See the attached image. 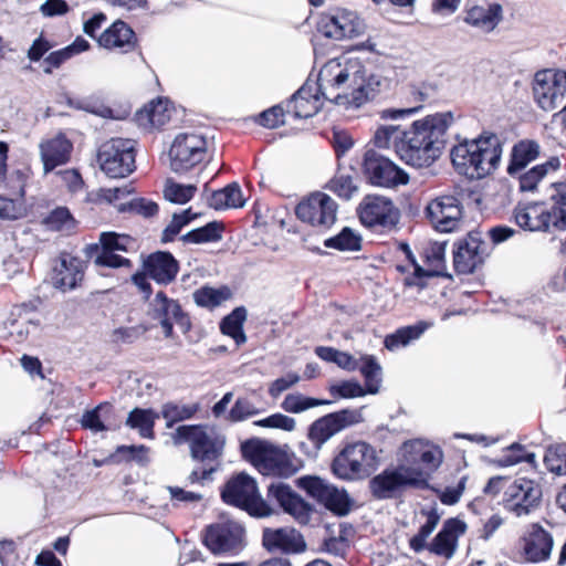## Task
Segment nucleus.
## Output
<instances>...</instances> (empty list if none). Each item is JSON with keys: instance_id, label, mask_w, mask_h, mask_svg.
<instances>
[{"instance_id": "39", "label": "nucleus", "mask_w": 566, "mask_h": 566, "mask_svg": "<svg viewBox=\"0 0 566 566\" xmlns=\"http://www.w3.org/2000/svg\"><path fill=\"white\" fill-rule=\"evenodd\" d=\"M365 378L366 390L375 395L379 391L381 382V366L376 358L370 355L361 356L358 360V368Z\"/></svg>"}, {"instance_id": "5", "label": "nucleus", "mask_w": 566, "mask_h": 566, "mask_svg": "<svg viewBox=\"0 0 566 566\" xmlns=\"http://www.w3.org/2000/svg\"><path fill=\"white\" fill-rule=\"evenodd\" d=\"M378 464L376 449L365 441L346 444L332 462L333 473L344 481L368 478Z\"/></svg>"}, {"instance_id": "33", "label": "nucleus", "mask_w": 566, "mask_h": 566, "mask_svg": "<svg viewBox=\"0 0 566 566\" xmlns=\"http://www.w3.org/2000/svg\"><path fill=\"white\" fill-rule=\"evenodd\" d=\"M560 159L557 156L548 158L543 164L536 165L528 170H523L515 175L518 180V189L522 192H534L538 184L551 172L560 168Z\"/></svg>"}, {"instance_id": "23", "label": "nucleus", "mask_w": 566, "mask_h": 566, "mask_svg": "<svg viewBox=\"0 0 566 566\" xmlns=\"http://www.w3.org/2000/svg\"><path fill=\"white\" fill-rule=\"evenodd\" d=\"M72 149V143L62 133L52 138L43 139L39 145V150L44 175L53 171L59 166L65 165L71 158Z\"/></svg>"}, {"instance_id": "37", "label": "nucleus", "mask_w": 566, "mask_h": 566, "mask_svg": "<svg viewBox=\"0 0 566 566\" xmlns=\"http://www.w3.org/2000/svg\"><path fill=\"white\" fill-rule=\"evenodd\" d=\"M247 319V310L244 307L234 308L220 323V329L224 335L232 337L238 346L247 342L243 332V323Z\"/></svg>"}, {"instance_id": "14", "label": "nucleus", "mask_w": 566, "mask_h": 566, "mask_svg": "<svg viewBox=\"0 0 566 566\" xmlns=\"http://www.w3.org/2000/svg\"><path fill=\"white\" fill-rule=\"evenodd\" d=\"M298 484L310 496L329 511L338 515H346L349 512L350 500L345 490H339L318 476L301 478Z\"/></svg>"}, {"instance_id": "29", "label": "nucleus", "mask_w": 566, "mask_h": 566, "mask_svg": "<svg viewBox=\"0 0 566 566\" xmlns=\"http://www.w3.org/2000/svg\"><path fill=\"white\" fill-rule=\"evenodd\" d=\"M502 153L503 147L496 135L490 134L479 137L478 167L480 178H484L497 169Z\"/></svg>"}, {"instance_id": "2", "label": "nucleus", "mask_w": 566, "mask_h": 566, "mask_svg": "<svg viewBox=\"0 0 566 566\" xmlns=\"http://www.w3.org/2000/svg\"><path fill=\"white\" fill-rule=\"evenodd\" d=\"M266 495L268 500L262 499L255 480L244 472L229 479L221 491V499L224 503L242 509L251 516L272 515L275 512L272 504L276 503L298 523H308L311 506L290 485L283 482H273L268 486Z\"/></svg>"}, {"instance_id": "15", "label": "nucleus", "mask_w": 566, "mask_h": 566, "mask_svg": "<svg viewBox=\"0 0 566 566\" xmlns=\"http://www.w3.org/2000/svg\"><path fill=\"white\" fill-rule=\"evenodd\" d=\"M242 449L244 453L250 455L252 463L263 475L287 478L295 473V468L283 453L274 449H268L260 442L248 441Z\"/></svg>"}, {"instance_id": "62", "label": "nucleus", "mask_w": 566, "mask_h": 566, "mask_svg": "<svg viewBox=\"0 0 566 566\" xmlns=\"http://www.w3.org/2000/svg\"><path fill=\"white\" fill-rule=\"evenodd\" d=\"M146 328L143 326L119 327L113 331L112 342L115 344H132L136 342Z\"/></svg>"}, {"instance_id": "30", "label": "nucleus", "mask_w": 566, "mask_h": 566, "mask_svg": "<svg viewBox=\"0 0 566 566\" xmlns=\"http://www.w3.org/2000/svg\"><path fill=\"white\" fill-rule=\"evenodd\" d=\"M84 277L83 262L78 258L63 256L54 268L53 283L63 291L73 290Z\"/></svg>"}, {"instance_id": "49", "label": "nucleus", "mask_w": 566, "mask_h": 566, "mask_svg": "<svg viewBox=\"0 0 566 566\" xmlns=\"http://www.w3.org/2000/svg\"><path fill=\"white\" fill-rule=\"evenodd\" d=\"M229 296L227 289L201 287L193 293L197 305L202 307H216Z\"/></svg>"}, {"instance_id": "22", "label": "nucleus", "mask_w": 566, "mask_h": 566, "mask_svg": "<svg viewBox=\"0 0 566 566\" xmlns=\"http://www.w3.org/2000/svg\"><path fill=\"white\" fill-rule=\"evenodd\" d=\"M409 94L412 105L402 108H387L381 111L384 119H399L418 113L424 104H432L442 96L441 86L436 81L421 82L418 85H411Z\"/></svg>"}, {"instance_id": "38", "label": "nucleus", "mask_w": 566, "mask_h": 566, "mask_svg": "<svg viewBox=\"0 0 566 566\" xmlns=\"http://www.w3.org/2000/svg\"><path fill=\"white\" fill-rule=\"evenodd\" d=\"M199 402L179 403L166 402L161 407V416L166 420V427L171 428L175 423L189 420L200 410Z\"/></svg>"}, {"instance_id": "51", "label": "nucleus", "mask_w": 566, "mask_h": 566, "mask_svg": "<svg viewBox=\"0 0 566 566\" xmlns=\"http://www.w3.org/2000/svg\"><path fill=\"white\" fill-rule=\"evenodd\" d=\"M116 207L119 212H130L145 218L153 217L158 212V205L145 198H134Z\"/></svg>"}, {"instance_id": "6", "label": "nucleus", "mask_w": 566, "mask_h": 566, "mask_svg": "<svg viewBox=\"0 0 566 566\" xmlns=\"http://www.w3.org/2000/svg\"><path fill=\"white\" fill-rule=\"evenodd\" d=\"M421 478V474H415ZM424 482L410 475L407 467L398 464L387 468L369 480L368 489L376 500H394L400 497L408 489H417Z\"/></svg>"}, {"instance_id": "47", "label": "nucleus", "mask_w": 566, "mask_h": 566, "mask_svg": "<svg viewBox=\"0 0 566 566\" xmlns=\"http://www.w3.org/2000/svg\"><path fill=\"white\" fill-rule=\"evenodd\" d=\"M360 237L352 229L344 228L337 235L325 240L324 245L339 251H357L360 249Z\"/></svg>"}, {"instance_id": "31", "label": "nucleus", "mask_w": 566, "mask_h": 566, "mask_svg": "<svg viewBox=\"0 0 566 566\" xmlns=\"http://www.w3.org/2000/svg\"><path fill=\"white\" fill-rule=\"evenodd\" d=\"M98 43L105 49L117 48L128 52L135 48L136 36L127 23L117 20L101 34Z\"/></svg>"}, {"instance_id": "9", "label": "nucleus", "mask_w": 566, "mask_h": 566, "mask_svg": "<svg viewBox=\"0 0 566 566\" xmlns=\"http://www.w3.org/2000/svg\"><path fill=\"white\" fill-rule=\"evenodd\" d=\"M533 95L537 105L545 112L562 106L566 99V71L545 69L535 73Z\"/></svg>"}, {"instance_id": "40", "label": "nucleus", "mask_w": 566, "mask_h": 566, "mask_svg": "<svg viewBox=\"0 0 566 566\" xmlns=\"http://www.w3.org/2000/svg\"><path fill=\"white\" fill-rule=\"evenodd\" d=\"M426 328L427 324L422 322L417 325L399 328L394 334L386 336L385 347L389 350H396L407 346L410 342L418 339Z\"/></svg>"}, {"instance_id": "59", "label": "nucleus", "mask_w": 566, "mask_h": 566, "mask_svg": "<svg viewBox=\"0 0 566 566\" xmlns=\"http://www.w3.org/2000/svg\"><path fill=\"white\" fill-rule=\"evenodd\" d=\"M535 458L534 453L525 452L521 444L513 443L509 448V452L502 457L501 463L506 467L514 465L522 461L534 464Z\"/></svg>"}, {"instance_id": "18", "label": "nucleus", "mask_w": 566, "mask_h": 566, "mask_svg": "<svg viewBox=\"0 0 566 566\" xmlns=\"http://www.w3.org/2000/svg\"><path fill=\"white\" fill-rule=\"evenodd\" d=\"M489 254V244L480 232H470L457 243L453 252V264L458 273H473Z\"/></svg>"}, {"instance_id": "10", "label": "nucleus", "mask_w": 566, "mask_h": 566, "mask_svg": "<svg viewBox=\"0 0 566 566\" xmlns=\"http://www.w3.org/2000/svg\"><path fill=\"white\" fill-rule=\"evenodd\" d=\"M338 205L328 195L316 191L295 208L296 217L318 230L329 229L337 219Z\"/></svg>"}, {"instance_id": "3", "label": "nucleus", "mask_w": 566, "mask_h": 566, "mask_svg": "<svg viewBox=\"0 0 566 566\" xmlns=\"http://www.w3.org/2000/svg\"><path fill=\"white\" fill-rule=\"evenodd\" d=\"M452 122L450 112L413 122L409 129L403 130V138L397 145V155L412 167H429L441 155Z\"/></svg>"}, {"instance_id": "13", "label": "nucleus", "mask_w": 566, "mask_h": 566, "mask_svg": "<svg viewBox=\"0 0 566 566\" xmlns=\"http://www.w3.org/2000/svg\"><path fill=\"white\" fill-rule=\"evenodd\" d=\"M426 216L433 229L442 233L454 232L463 223L461 202L451 195L431 200L426 207Z\"/></svg>"}, {"instance_id": "4", "label": "nucleus", "mask_w": 566, "mask_h": 566, "mask_svg": "<svg viewBox=\"0 0 566 566\" xmlns=\"http://www.w3.org/2000/svg\"><path fill=\"white\" fill-rule=\"evenodd\" d=\"M175 444L189 443L190 455L205 465H219L226 439L205 424H182L172 433Z\"/></svg>"}, {"instance_id": "48", "label": "nucleus", "mask_w": 566, "mask_h": 566, "mask_svg": "<svg viewBox=\"0 0 566 566\" xmlns=\"http://www.w3.org/2000/svg\"><path fill=\"white\" fill-rule=\"evenodd\" d=\"M403 138V130L398 125H386L377 128L374 135V143L378 148L394 147L397 151V145Z\"/></svg>"}, {"instance_id": "35", "label": "nucleus", "mask_w": 566, "mask_h": 566, "mask_svg": "<svg viewBox=\"0 0 566 566\" xmlns=\"http://www.w3.org/2000/svg\"><path fill=\"white\" fill-rule=\"evenodd\" d=\"M442 459L443 454L439 448L428 447V449L420 454L418 467L406 465L411 476L415 478V474H421V478H417L424 480L421 486H419V490L429 488L431 475L440 467Z\"/></svg>"}, {"instance_id": "12", "label": "nucleus", "mask_w": 566, "mask_h": 566, "mask_svg": "<svg viewBox=\"0 0 566 566\" xmlns=\"http://www.w3.org/2000/svg\"><path fill=\"white\" fill-rule=\"evenodd\" d=\"M207 142L198 134H179L170 150V167L175 172H186L200 164L206 156Z\"/></svg>"}, {"instance_id": "7", "label": "nucleus", "mask_w": 566, "mask_h": 566, "mask_svg": "<svg viewBox=\"0 0 566 566\" xmlns=\"http://www.w3.org/2000/svg\"><path fill=\"white\" fill-rule=\"evenodd\" d=\"M97 160L102 171L109 178H124L135 170L134 142L113 138L98 150Z\"/></svg>"}, {"instance_id": "25", "label": "nucleus", "mask_w": 566, "mask_h": 566, "mask_svg": "<svg viewBox=\"0 0 566 566\" xmlns=\"http://www.w3.org/2000/svg\"><path fill=\"white\" fill-rule=\"evenodd\" d=\"M522 541L524 556L526 560L533 563L547 559L554 545L551 533L539 524H532L525 532Z\"/></svg>"}, {"instance_id": "60", "label": "nucleus", "mask_w": 566, "mask_h": 566, "mask_svg": "<svg viewBox=\"0 0 566 566\" xmlns=\"http://www.w3.org/2000/svg\"><path fill=\"white\" fill-rule=\"evenodd\" d=\"M254 424L264 428H275L285 431H293L295 429L296 422L292 417L285 416L283 413H274L268 418L255 421Z\"/></svg>"}, {"instance_id": "32", "label": "nucleus", "mask_w": 566, "mask_h": 566, "mask_svg": "<svg viewBox=\"0 0 566 566\" xmlns=\"http://www.w3.org/2000/svg\"><path fill=\"white\" fill-rule=\"evenodd\" d=\"M541 155V146L536 140L522 139L514 144L511 150V158L507 166V174L515 177L516 174L526 167Z\"/></svg>"}, {"instance_id": "28", "label": "nucleus", "mask_w": 566, "mask_h": 566, "mask_svg": "<svg viewBox=\"0 0 566 566\" xmlns=\"http://www.w3.org/2000/svg\"><path fill=\"white\" fill-rule=\"evenodd\" d=\"M479 138L465 140L451 150V160L455 170L470 179H480L478 167Z\"/></svg>"}, {"instance_id": "52", "label": "nucleus", "mask_w": 566, "mask_h": 566, "mask_svg": "<svg viewBox=\"0 0 566 566\" xmlns=\"http://www.w3.org/2000/svg\"><path fill=\"white\" fill-rule=\"evenodd\" d=\"M195 191L196 187L192 185L186 186L176 182H167L164 196L170 202L182 205L193 197Z\"/></svg>"}, {"instance_id": "50", "label": "nucleus", "mask_w": 566, "mask_h": 566, "mask_svg": "<svg viewBox=\"0 0 566 566\" xmlns=\"http://www.w3.org/2000/svg\"><path fill=\"white\" fill-rule=\"evenodd\" d=\"M544 463L547 470L556 475L566 474V444H558L547 449Z\"/></svg>"}, {"instance_id": "44", "label": "nucleus", "mask_w": 566, "mask_h": 566, "mask_svg": "<svg viewBox=\"0 0 566 566\" xmlns=\"http://www.w3.org/2000/svg\"><path fill=\"white\" fill-rule=\"evenodd\" d=\"M87 255L93 258L95 255L94 263L97 266H105V268H130L132 262L129 259H126L124 256L118 255L116 252L113 251H104L99 250L98 244H92L87 247Z\"/></svg>"}, {"instance_id": "54", "label": "nucleus", "mask_w": 566, "mask_h": 566, "mask_svg": "<svg viewBox=\"0 0 566 566\" xmlns=\"http://www.w3.org/2000/svg\"><path fill=\"white\" fill-rule=\"evenodd\" d=\"M259 412V409L248 398H238L230 409L227 419L231 422H240Z\"/></svg>"}, {"instance_id": "41", "label": "nucleus", "mask_w": 566, "mask_h": 566, "mask_svg": "<svg viewBox=\"0 0 566 566\" xmlns=\"http://www.w3.org/2000/svg\"><path fill=\"white\" fill-rule=\"evenodd\" d=\"M112 411V406L108 402H103L91 410H86L82 418L81 424L83 428L93 432H102L108 430L105 421Z\"/></svg>"}, {"instance_id": "57", "label": "nucleus", "mask_w": 566, "mask_h": 566, "mask_svg": "<svg viewBox=\"0 0 566 566\" xmlns=\"http://www.w3.org/2000/svg\"><path fill=\"white\" fill-rule=\"evenodd\" d=\"M130 242L128 235H120L115 232H103L99 235V250L104 251H127V244Z\"/></svg>"}, {"instance_id": "1", "label": "nucleus", "mask_w": 566, "mask_h": 566, "mask_svg": "<svg viewBox=\"0 0 566 566\" xmlns=\"http://www.w3.org/2000/svg\"><path fill=\"white\" fill-rule=\"evenodd\" d=\"M380 75L368 73L358 59L345 56L329 60L321 69L316 84L305 83L287 103V113L295 118H310L321 107V93L337 104L360 107L373 99L382 84Z\"/></svg>"}, {"instance_id": "17", "label": "nucleus", "mask_w": 566, "mask_h": 566, "mask_svg": "<svg viewBox=\"0 0 566 566\" xmlns=\"http://www.w3.org/2000/svg\"><path fill=\"white\" fill-rule=\"evenodd\" d=\"M542 489L533 480L515 479L505 490V506L516 516L530 514L539 504Z\"/></svg>"}, {"instance_id": "36", "label": "nucleus", "mask_w": 566, "mask_h": 566, "mask_svg": "<svg viewBox=\"0 0 566 566\" xmlns=\"http://www.w3.org/2000/svg\"><path fill=\"white\" fill-rule=\"evenodd\" d=\"M159 415L153 409L134 408L126 419V426L136 429L142 438H154V426Z\"/></svg>"}, {"instance_id": "55", "label": "nucleus", "mask_w": 566, "mask_h": 566, "mask_svg": "<svg viewBox=\"0 0 566 566\" xmlns=\"http://www.w3.org/2000/svg\"><path fill=\"white\" fill-rule=\"evenodd\" d=\"M328 189L338 197L348 200L358 190V187L354 184L352 176L342 174L329 181Z\"/></svg>"}, {"instance_id": "58", "label": "nucleus", "mask_w": 566, "mask_h": 566, "mask_svg": "<svg viewBox=\"0 0 566 566\" xmlns=\"http://www.w3.org/2000/svg\"><path fill=\"white\" fill-rule=\"evenodd\" d=\"M428 449V446L420 440L405 442L401 452L402 461L400 465H419L420 454Z\"/></svg>"}, {"instance_id": "26", "label": "nucleus", "mask_w": 566, "mask_h": 566, "mask_svg": "<svg viewBox=\"0 0 566 566\" xmlns=\"http://www.w3.org/2000/svg\"><path fill=\"white\" fill-rule=\"evenodd\" d=\"M262 543L269 552L283 553H300L306 546L301 533L290 527L265 528L262 535Z\"/></svg>"}, {"instance_id": "11", "label": "nucleus", "mask_w": 566, "mask_h": 566, "mask_svg": "<svg viewBox=\"0 0 566 566\" xmlns=\"http://www.w3.org/2000/svg\"><path fill=\"white\" fill-rule=\"evenodd\" d=\"M363 171L370 184L378 187L394 188L409 181L407 172L374 149L365 153Z\"/></svg>"}, {"instance_id": "61", "label": "nucleus", "mask_w": 566, "mask_h": 566, "mask_svg": "<svg viewBox=\"0 0 566 566\" xmlns=\"http://www.w3.org/2000/svg\"><path fill=\"white\" fill-rule=\"evenodd\" d=\"M300 380L301 376L297 373L290 371L270 384L269 395L272 398H277L281 394L295 386Z\"/></svg>"}, {"instance_id": "42", "label": "nucleus", "mask_w": 566, "mask_h": 566, "mask_svg": "<svg viewBox=\"0 0 566 566\" xmlns=\"http://www.w3.org/2000/svg\"><path fill=\"white\" fill-rule=\"evenodd\" d=\"M139 119L147 117L151 126L160 127L170 120L171 109L169 108V102L164 98H157L151 101L147 106L144 107L139 113Z\"/></svg>"}, {"instance_id": "21", "label": "nucleus", "mask_w": 566, "mask_h": 566, "mask_svg": "<svg viewBox=\"0 0 566 566\" xmlns=\"http://www.w3.org/2000/svg\"><path fill=\"white\" fill-rule=\"evenodd\" d=\"M365 30L363 20L356 12L338 10L333 14L324 15L318 23V31L333 40L352 39L360 35Z\"/></svg>"}, {"instance_id": "24", "label": "nucleus", "mask_w": 566, "mask_h": 566, "mask_svg": "<svg viewBox=\"0 0 566 566\" xmlns=\"http://www.w3.org/2000/svg\"><path fill=\"white\" fill-rule=\"evenodd\" d=\"M143 269L156 283H171L179 271V263L170 252L157 251L143 260Z\"/></svg>"}, {"instance_id": "46", "label": "nucleus", "mask_w": 566, "mask_h": 566, "mask_svg": "<svg viewBox=\"0 0 566 566\" xmlns=\"http://www.w3.org/2000/svg\"><path fill=\"white\" fill-rule=\"evenodd\" d=\"M221 226L213 221L209 222L205 227L197 228L184 234L181 237L182 242L185 243H206V242H214L221 239Z\"/></svg>"}, {"instance_id": "20", "label": "nucleus", "mask_w": 566, "mask_h": 566, "mask_svg": "<svg viewBox=\"0 0 566 566\" xmlns=\"http://www.w3.org/2000/svg\"><path fill=\"white\" fill-rule=\"evenodd\" d=\"M359 219L368 228H392L399 218L392 201L382 196H367L360 203Z\"/></svg>"}, {"instance_id": "27", "label": "nucleus", "mask_w": 566, "mask_h": 566, "mask_svg": "<svg viewBox=\"0 0 566 566\" xmlns=\"http://www.w3.org/2000/svg\"><path fill=\"white\" fill-rule=\"evenodd\" d=\"M467 531V525L459 518H448L440 532L434 536L428 549L446 558H451L457 549L458 538Z\"/></svg>"}, {"instance_id": "53", "label": "nucleus", "mask_w": 566, "mask_h": 566, "mask_svg": "<svg viewBox=\"0 0 566 566\" xmlns=\"http://www.w3.org/2000/svg\"><path fill=\"white\" fill-rule=\"evenodd\" d=\"M402 250L406 252L407 258L415 264V271L411 275L405 279V285L407 286H418L420 289L424 287V277H430L434 275H439L438 271L434 270H423L420 265L416 264V260L407 244H401Z\"/></svg>"}, {"instance_id": "16", "label": "nucleus", "mask_w": 566, "mask_h": 566, "mask_svg": "<svg viewBox=\"0 0 566 566\" xmlns=\"http://www.w3.org/2000/svg\"><path fill=\"white\" fill-rule=\"evenodd\" d=\"M148 316L156 321L163 328L166 337L172 336L174 325L177 324L182 328H189L190 322L184 313L179 302L169 298L163 291L158 292L155 297L149 301Z\"/></svg>"}, {"instance_id": "63", "label": "nucleus", "mask_w": 566, "mask_h": 566, "mask_svg": "<svg viewBox=\"0 0 566 566\" xmlns=\"http://www.w3.org/2000/svg\"><path fill=\"white\" fill-rule=\"evenodd\" d=\"M285 111L281 105L263 111L259 116V124L266 128H276L284 124Z\"/></svg>"}, {"instance_id": "19", "label": "nucleus", "mask_w": 566, "mask_h": 566, "mask_svg": "<svg viewBox=\"0 0 566 566\" xmlns=\"http://www.w3.org/2000/svg\"><path fill=\"white\" fill-rule=\"evenodd\" d=\"M243 536L241 524L226 521L207 527L205 544L213 554L229 553L242 547Z\"/></svg>"}, {"instance_id": "43", "label": "nucleus", "mask_w": 566, "mask_h": 566, "mask_svg": "<svg viewBox=\"0 0 566 566\" xmlns=\"http://www.w3.org/2000/svg\"><path fill=\"white\" fill-rule=\"evenodd\" d=\"M422 513L427 517L426 523L419 528V532L409 541L410 548L416 553H420L423 549L428 548L429 545L427 544V539L436 530L440 521V515L436 510H430Z\"/></svg>"}, {"instance_id": "34", "label": "nucleus", "mask_w": 566, "mask_h": 566, "mask_svg": "<svg viewBox=\"0 0 566 566\" xmlns=\"http://www.w3.org/2000/svg\"><path fill=\"white\" fill-rule=\"evenodd\" d=\"M464 20L472 27L490 32L502 20V7L499 3H491L488 7H473L467 12Z\"/></svg>"}, {"instance_id": "8", "label": "nucleus", "mask_w": 566, "mask_h": 566, "mask_svg": "<svg viewBox=\"0 0 566 566\" xmlns=\"http://www.w3.org/2000/svg\"><path fill=\"white\" fill-rule=\"evenodd\" d=\"M359 421L360 413L356 410L343 409L328 413L314 421L308 428L307 437L313 444V450L307 451L304 442L300 443V448L305 453L316 457L322 446L334 434Z\"/></svg>"}, {"instance_id": "56", "label": "nucleus", "mask_w": 566, "mask_h": 566, "mask_svg": "<svg viewBox=\"0 0 566 566\" xmlns=\"http://www.w3.org/2000/svg\"><path fill=\"white\" fill-rule=\"evenodd\" d=\"M329 392L333 397L356 398L365 396L367 390L356 380H346L331 386Z\"/></svg>"}, {"instance_id": "45", "label": "nucleus", "mask_w": 566, "mask_h": 566, "mask_svg": "<svg viewBox=\"0 0 566 566\" xmlns=\"http://www.w3.org/2000/svg\"><path fill=\"white\" fill-rule=\"evenodd\" d=\"M328 403H331L329 400L306 397L302 394H290L284 398L281 407L286 412L300 413L307 409Z\"/></svg>"}, {"instance_id": "64", "label": "nucleus", "mask_w": 566, "mask_h": 566, "mask_svg": "<svg viewBox=\"0 0 566 566\" xmlns=\"http://www.w3.org/2000/svg\"><path fill=\"white\" fill-rule=\"evenodd\" d=\"M46 227L54 231L69 228L72 217L66 208H56L44 220Z\"/></svg>"}]
</instances>
